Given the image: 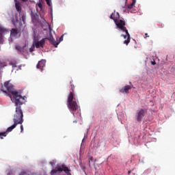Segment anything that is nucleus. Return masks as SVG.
I'll return each mask as SVG.
<instances>
[{
	"label": "nucleus",
	"mask_w": 175,
	"mask_h": 175,
	"mask_svg": "<svg viewBox=\"0 0 175 175\" xmlns=\"http://www.w3.org/2000/svg\"><path fill=\"white\" fill-rule=\"evenodd\" d=\"M4 87L6 88L9 94H12L13 96V99L16 106V113L14 114L13 119L14 124L7 129V132H12L16 126L18 124L21 125L23 122H24V114L21 109V105H24L25 96L23 97V96L19 94L18 92L14 90V86H13L9 81L4 83Z\"/></svg>",
	"instance_id": "nucleus-1"
},
{
	"label": "nucleus",
	"mask_w": 175,
	"mask_h": 175,
	"mask_svg": "<svg viewBox=\"0 0 175 175\" xmlns=\"http://www.w3.org/2000/svg\"><path fill=\"white\" fill-rule=\"evenodd\" d=\"M77 102H79V100L75 96L73 92H70L67 98V107L74 117L75 116H79L81 117V113H80V109Z\"/></svg>",
	"instance_id": "nucleus-2"
},
{
	"label": "nucleus",
	"mask_w": 175,
	"mask_h": 175,
	"mask_svg": "<svg viewBox=\"0 0 175 175\" xmlns=\"http://www.w3.org/2000/svg\"><path fill=\"white\" fill-rule=\"evenodd\" d=\"M113 15H114V14H112L110 15L111 20H113V21H114L116 27L118 28V29H120V31H122V32H126V33H128V29L125 27V25H126L125 21H124L122 19L118 20V18H120V14H118V12H116V18L113 17Z\"/></svg>",
	"instance_id": "nucleus-3"
},
{
	"label": "nucleus",
	"mask_w": 175,
	"mask_h": 175,
	"mask_svg": "<svg viewBox=\"0 0 175 175\" xmlns=\"http://www.w3.org/2000/svg\"><path fill=\"white\" fill-rule=\"evenodd\" d=\"M146 113H147V109H140L137 111L136 120L137 122H141L142 121H143V118H144Z\"/></svg>",
	"instance_id": "nucleus-4"
},
{
	"label": "nucleus",
	"mask_w": 175,
	"mask_h": 175,
	"mask_svg": "<svg viewBox=\"0 0 175 175\" xmlns=\"http://www.w3.org/2000/svg\"><path fill=\"white\" fill-rule=\"evenodd\" d=\"M9 31L3 27H0V44H3V42L5 40H3V36L6 35Z\"/></svg>",
	"instance_id": "nucleus-5"
},
{
	"label": "nucleus",
	"mask_w": 175,
	"mask_h": 175,
	"mask_svg": "<svg viewBox=\"0 0 175 175\" xmlns=\"http://www.w3.org/2000/svg\"><path fill=\"white\" fill-rule=\"evenodd\" d=\"M125 33H126L125 35L122 34L121 36L124 38V39H126V40L124 41V44L128 46V44H129V43L131 42V35L129 34V32H128V30H127V33L125 32Z\"/></svg>",
	"instance_id": "nucleus-6"
},
{
	"label": "nucleus",
	"mask_w": 175,
	"mask_h": 175,
	"mask_svg": "<svg viewBox=\"0 0 175 175\" xmlns=\"http://www.w3.org/2000/svg\"><path fill=\"white\" fill-rule=\"evenodd\" d=\"M45 43H46V38H42L41 40L36 42L35 46L36 49H40V47H42V49H43V47H44Z\"/></svg>",
	"instance_id": "nucleus-7"
},
{
	"label": "nucleus",
	"mask_w": 175,
	"mask_h": 175,
	"mask_svg": "<svg viewBox=\"0 0 175 175\" xmlns=\"http://www.w3.org/2000/svg\"><path fill=\"white\" fill-rule=\"evenodd\" d=\"M132 88H133V85H127L123 87L120 90V92H122V94H129V90H132Z\"/></svg>",
	"instance_id": "nucleus-8"
},
{
	"label": "nucleus",
	"mask_w": 175,
	"mask_h": 175,
	"mask_svg": "<svg viewBox=\"0 0 175 175\" xmlns=\"http://www.w3.org/2000/svg\"><path fill=\"white\" fill-rule=\"evenodd\" d=\"M46 66V60L42 59L38 62V64L36 65L37 69H40L41 72L43 71V68Z\"/></svg>",
	"instance_id": "nucleus-9"
},
{
	"label": "nucleus",
	"mask_w": 175,
	"mask_h": 175,
	"mask_svg": "<svg viewBox=\"0 0 175 175\" xmlns=\"http://www.w3.org/2000/svg\"><path fill=\"white\" fill-rule=\"evenodd\" d=\"M47 39L48 40H50V42L55 46V47H57L59 44V42H57L55 40H54V38L53 36H50L49 38H45V40Z\"/></svg>",
	"instance_id": "nucleus-10"
},
{
	"label": "nucleus",
	"mask_w": 175,
	"mask_h": 175,
	"mask_svg": "<svg viewBox=\"0 0 175 175\" xmlns=\"http://www.w3.org/2000/svg\"><path fill=\"white\" fill-rule=\"evenodd\" d=\"M14 2H15L16 10L19 13V14H21V4L17 0H14Z\"/></svg>",
	"instance_id": "nucleus-11"
},
{
	"label": "nucleus",
	"mask_w": 175,
	"mask_h": 175,
	"mask_svg": "<svg viewBox=\"0 0 175 175\" xmlns=\"http://www.w3.org/2000/svg\"><path fill=\"white\" fill-rule=\"evenodd\" d=\"M10 35L12 38H16L18 35V30L17 29H12Z\"/></svg>",
	"instance_id": "nucleus-12"
},
{
	"label": "nucleus",
	"mask_w": 175,
	"mask_h": 175,
	"mask_svg": "<svg viewBox=\"0 0 175 175\" xmlns=\"http://www.w3.org/2000/svg\"><path fill=\"white\" fill-rule=\"evenodd\" d=\"M9 65L12 68H17V62H16V61L10 62Z\"/></svg>",
	"instance_id": "nucleus-13"
},
{
	"label": "nucleus",
	"mask_w": 175,
	"mask_h": 175,
	"mask_svg": "<svg viewBox=\"0 0 175 175\" xmlns=\"http://www.w3.org/2000/svg\"><path fill=\"white\" fill-rule=\"evenodd\" d=\"M6 66V63L2 60H0V69H3Z\"/></svg>",
	"instance_id": "nucleus-14"
},
{
	"label": "nucleus",
	"mask_w": 175,
	"mask_h": 175,
	"mask_svg": "<svg viewBox=\"0 0 175 175\" xmlns=\"http://www.w3.org/2000/svg\"><path fill=\"white\" fill-rule=\"evenodd\" d=\"M136 3V1L133 0V3L128 5V9H132L135 6V4Z\"/></svg>",
	"instance_id": "nucleus-15"
},
{
	"label": "nucleus",
	"mask_w": 175,
	"mask_h": 175,
	"mask_svg": "<svg viewBox=\"0 0 175 175\" xmlns=\"http://www.w3.org/2000/svg\"><path fill=\"white\" fill-rule=\"evenodd\" d=\"M73 81H71L70 83V86H71V90H72V92H72V94L75 95V85H73V83H72Z\"/></svg>",
	"instance_id": "nucleus-16"
},
{
	"label": "nucleus",
	"mask_w": 175,
	"mask_h": 175,
	"mask_svg": "<svg viewBox=\"0 0 175 175\" xmlns=\"http://www.w3.org/2000/svg\"><path fill=\"white\" fill-rule=\"evenodd\" d=\"M36 6L40 8V10H42V9L43 8L42 3H37Z\"/></svg>",
	"instance_id": "nucleus-17"
},
{
	"label": "nucleus",
	"mask_w": 175,
	"mask_h": 175,
	"mask_svg": "<svg viewBox=\"0 0 175 175\" xmlns=\"http://www.w3.org/2000/svg\"><path fill=\"white\" fill-rule=\"evenodd\" d=\"M6 132H3V133H0V138L1 139H3V137H2V136H3L4 137H6Z\"/></svg>",
	"instance_id": "nucleus-18"
},
{
	"label": "nucleus",
	"mask_w": 175,
	"mask_h": 175,
	"mask_svg": "<svg viewBox=\"0 0 175 175\" xmlns=\"http://www.w3.org/2000/svg\"><path fill=\"white\" fill-rule=\"evenodd\" d=\"M91 162H94V157H92L89 158V166H91Z\"/></svg>",
	"instance_id": "nucleus-19"
},
{
	"label": "nucleus",
	"mask_w": 175,
	"mask_h": 175,
	"mask_svg": "<svg viewBox=\"0 0 175 175\" xmlns=\"http://www.w3.org/2000/svg\"><path fill=\"white\" fill-rule=\"evenodd\" d=\"M48 6H52L51 0H45Z\"/></svg>",
	"instance_id": "nucleus-20"
},
{
	"label": "nucleus",
	"mask_w": 175,
	"mask_h": 175,
	"mask_svg": "<svg viewBox=\"0 0 175 175\" xmlns=\"http://www.w3.org/2000/svg\"><path fill=\"white\" fill-rule=\"evenodd\" d=\"M64 40V34L59 38L58 43H61Z\"/></svg>",
	"instance_id": "nucleus-21"
},
{
	"label": "nucleus",
	"mask_w": 175,
	"mask_h": 175,
	"mask_svg": "<svg viewBox=\"0 0 175 175\" xmlns=\"http://www.w3.org/2000/svg\"><path fill=\"white\" fill-rule=\"evenodd\" d=\"M23 132H24V126H23L22 124L21 125V133H23Z\"/></svg>",
	"instance_id": "nucleus-22"
},
{
	"label": "nucleus",
	"mask_w": 175,
	"mask_h": 175,
	"mask_svg": "<svg viewBox=\"0 0 175 175\" xmlns=\"http://www.w3.org/2000/svg\"><path fill=\"white\" fill-rule=\"evenodd\" d=\"M3 92H4V94H6L7 96H10L12 98V96H10V94H8V92H6V90H3Z\"/></svg>",
	"instance_id": "nucleus-23"
},
{
	"label": "nucleus",
	"mask_w": 175,
	"mask_h": 175,
	"mask_svg": "<svg viewBox=\"0 0 175 175\" xmlns=\"http://www.w3.org/2000/svg\"><path fill=\"white\" fill-rule=\"evenodd\" d=\"M111 14H113V17L114 18H116V17H117V12H113Z\"/></svg>",
	"instance_id": "nucleus-24"
},
{
	"label": "nucleus",
	"mask_w": 175,
	"mask_h": 175,
	"mask_svg": "<svg viewBox=\"0 0 175 175\" xmlns=\"http://www.w3.org/2000/svg\"><path fill=\"white\" fill-rule=\"evenodd\" d=\"M13 174V172H12V170L9 171V172L8 173V175H11Z\"/></svg>",
	"instance_id": "nucleus-25"
},
{
	"label": "nucleus",
	"mask_w": 175,
	"mask_h": 175,
	"mask_svg": "<svg viewBox=\"0 0 175 175\" xmlns=\"http://www.w3.org/2000/svg\"><path fill=\"white\" fill-rule=\"evenodd\" d=\"M145 38H150V36H148V33H145Z\"/></svg>",
	"instance_id": "nucleus-26"
},
{
	"label": "nucleus",
	"mask_w": 175,
	"mask_h": 175,
	"mask_svg": "<svg viewBox=\"0 0 175 175\" xmlns=\"http://www.w3.org/2000/svg\"><path fill=\"white\" fill-rule=\"evenodd\" d=\"M152 65H156L157 62H155V61L151 62Z\"/></svg>",
	"instance_id": "nucleus-27"
},
{
	"label": "nucleus",
	"mask_w": 175,
	"mask_h": 175,
	"mask_svg": "<svg viewBox=\"0 0 175 175\" xmlns=\"http://www.w3.org/2000/svg\"><path fill=\"white\" fill-rule=\"evenodd\" d=\"M42 18V23H46V19H44V18Z\"/></svg>",
	"instance_id": "nucleus-28"
},
{
	"label": "nucleus",
	"mask_w": 175,
	"mask_h": 175,
	"mask_svg": "<svg viewBox=\"0 0 175 175\" xmlns=\"http://www.w3.org/2000/svg\"><path fill=\"white\" fill-rule=\"evenodd\" d=\"M16 49L17 50H20V46H16Z\"/></svg>",
	"instance_id": "nucleus-29"
},
{
	"label": "nucleus",
	"mask_w": 175,
	"mask_h": 175,
	"mask_svg": "<svg viewBox=\"0 0 175 175\" xmlns=\"http://www.w3.org/2000/svg\"><path fill=\"white\" fill-rule=\"evenodd\" d=\"M23 2H28V0H22Z\"/></svg>",
	"instance_id": "nucleus-30"
},
{
	"label": "nucleus",
	"mask_w": 175,
	"mask_h": 175,
	"mask_svg": "<svg viewBox=\"0 0 175 175\" xmlns=\"http://www.w3.org/2000/svg\"><path fill=\"white\" fill-rule=\"evenodd\" d=\"M128 174H131V171H128Z\"/></svg>",
	"instance_id": "nucleus-31"
},
{
	"label": "nucleus",
	"mask_w": 175,
	"mask_h": 175,
	"mask_svg": "<svg viewBox=\"0 0 175 175\" xmlns=\"http://www.w3.org/2000/svg\"><path fill=\"white\" fill-rule=\"evenodd\" d=\"M127 1H128V0H125V5L126 4Z\"/></svg>",
	"instance_id": "nucleus-32"
},
{
	"label": "nucleus",
	"mask_w": 175,
	"mask_h": 175,
	"mask_svg": "<svg viewBox=\"0 0 175 175\" xmlns=\"http://www.w3.org/2000/svg\"><path fill=\"white\" fill-rule=\"evenodd\" d=\"M13 24H14V25H16V23L14 22H13Z\"/></svg>",
	"instance_id": "nucleus-33"
}]
</instances>
